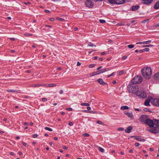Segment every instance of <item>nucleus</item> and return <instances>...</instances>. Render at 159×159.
<instances>
[{
  "mask_svg": "<svg viewBox=\"0 0 159 159\" xmlns=\"http://www.w3.org/2000/svg\"><path fill=\"white\" fill-rule=\"evenodd\" d=\"M129 107L127 106H123L121 107L120 109L122 110H127L129 109Z\"/></svg>",
  "mask_w": 159,
  "mask_h": 159,
  "instance_id": "5701e85b",
  "label": "nucleus"
},
{
  "mask_svg": "<svg viewBox=\"0 0 159 159\" xmlns=\"http://www.w3.org/2000/svg\"><path fill=\"white\" fill-rule=\"evenodd\" d=\"M25 35V36H32V34H30L29 33H26L24 34Z\"/></svg>",
  "mask_w": 159,
  "mask_h": 159,
  "instance_id": "e433bc0d",
  "label": "nucleus"
},
{
  "mask_svg": "<svg viewBox=\"0 0 159 159\" xmlns=\"http://www.w3.org/2000/svg\"><path fill=\"white\" fill-rule=\"evenodd\" d=\"M148 131L152 133H153L156 134L157 132V129L155 128H153L151 129H150Z\"/></svg>",
  "mask_w": 159,
  "mask_h": 159,
  "instance_id": "2eb2a0df",
  "label": "nucleus"
},
{
  "mask_svg": "<svg viewBox=\"0 0 159 159\" xmlns=\"http://www.w3.org/2000/svg\"><path fill=\"white\" fill-rule=\"evenodd\" d=\"M124 72V71L123 70H122L120 71L119 73V75H120L122 74Z\"/></svg>",
  "mask_w": 159,
  "mask_h": 159,
  "instance_id": "79ce46f5",
  "label": "nucleus"
},
{
  "mask_svg": "<svg viewBox=\"0 0 159 159\" xmlns=\"http://www.w3.org/2000/svg\"><path fill=\"white\" fill-rule=\"evenodd\" d=\"M153 8L155 9H159V1L156 2Z\"/></svg>",
  "mask_w": 159,
  "mask_h": 159,
  "instance_id": "dca6fc26",
  "label": "nucleus"
},
{
  "mask_svg": "<svg viewBox=\"0 0 159 159\" xmlns=\"http://www.w3.org/2000/svg\"><path fill=\"white\" fill-rule=\"evenodd\" d=\"M118 129L120 131H122L124 130V129L123 128H120Z\"/></svg>",
  "mask_w": 159,
  "mask_h": 159,
  "instance_id": "de8ad7c7",
  "label": "nucleus"
},
{
  "mask_svg": "<svg viewBox=\"0 0 159 159\" xmlns=\"http://www.w3.org/2000/svg\"><path fill=\"white\" fill-rule=\"evenodd\" d=\"M56 84H44V86L47 87H51L56 86Z\"/></svg>",
  "mask_w": 159,
  "mask_h": 159,
  "instance_id": "f8f14e48",
  "label": "nucleus"
},
{
  "mask_svg": "<svg viewBox=\"0 0 159 159\" xmlns=\"http://www.w3.org/2000/svg\"><path fill=\"white\" fill-rule=\"evenodd\" d=\"M94 66H95V65L94 64H92L90 65L89 66V67L90 68H93V67H94Z\"/></svg>",
  "mask_w": 159,
  "mask_h": 159,
  "instance_id": "a19ab883",
  "label": "nucleus"
},
{
  "mask_svg": "<svg viewBox=\"0 0 159 159\" xmlns=\"http://www.w3.org/2000/svg\"><path fill=\"white\" fill-rule=\"evenodd\" d=\"M154 119L152 120L149 119H148L146 120V124L151 127H153L154 125Z\"/></svg>",
  "mask_w": 159,
  "mask_h": 159,
  "instance_id": "39448f33",
  "label": "nucleus"
},
{
  "mask_svg": "<svg viewBox=\"0 0 159 159\" xmlns=\"http://www.w3.org/2000/svg\"><path fill=\"white\" fill-rule=\"evenodd\" d=\"M138 86L134 85V84H129L127 86V89L129 93H134L135 94L138 91Z\"/></svg>",
  "mask_w": 159,
  "mask_h": 159,
  "instance_id": "f03ea898",
  "label": "nucleus"
},
{
  "mask_svg": "<svg viewBox=\"0 0 159 159\" xmlns=\"http://www.w3.org/2000/svg\"><path fill=\"white\" fill-rule=\"evenodd\" d=\"M147 116L146 115H143L139 117V120L142 122H146V120L148 118H147Z\"/></svg>",
  "mask_w": 159,
  "mask_h": 159,
  "instance_id": "0eeeda50",
  "label": "nucleus"
},
{
  "mask_svg": "<svg viewBox=\"0 0 159 159\" xmlns=\"http://www.w3.org/2000/svg\"><path fill=\"white\" fill-rule=\"evenodd\" d=\"M85 111L87 113H93V114H97L98 113L96 111H88V110H85Z\"/></svg>",
  "mask_w": 159,
  "mask_h": 159,
  "instance_id": "4be33fe9",
  "label": "nucleus"
},
{
  "mask_svg": "<svg viewBox=\"0 0 159 159\" xmlns=\"http://www.w3.org/2000/svg\"><path fill=\"white\" fill-rule=\"evenodd\" d=\"M88 46L89 47H93V46H94L95 47L96 46V45H94L93 44L91 43H89Z\"/></svg>",
  "mask_w": 159,
  "mask_h": 159,
  "instance_id": "c9c22d12",
  "label": "nucleus"
},
{
  "mask_svg": "<svg viewBox=\"0 0 159 159\" xmlns=\"http://www.w3.org/2000/svg\"><path fill=\"white\" fill-rule=\"evenodd\" d=\"M80 65L81 63L79 61H78L77 63V66H80Z\"/></svg>",
  "mask_w": 159,
  "mask_h": 159,
  "instance_id": "bf43d9fd",
  "label": "nucleus"
},
{
  "mask_svg": "<svg viewBox=\"0 0 159 159\" xmlns=\"http://www.w3.org/2000/svg\"><path fill=\"white\" fill-rule=\"evenodd\" d=\"M108 70L107 68H104L101 70V71H102V72H101V73H103L107 71Z\"/></svg>",
  "mask_w": 159,
  "mask_h": 159,
  "instance_id": "72a5a7b5",
  "label": "nucleus"
},
{
  "mask_svg": "<svg viewBox=\"0 0 159 159\" xmlns=\"http://www.w3.org/2000/svg\"><path fill=\"white\" fill-rule=\"evenodd\" d=\"M151 103L154 105L159 106V98L153 99L151 100Z\"/></svg>",
  "mask_w": 159,
  "mask_h": 159,
  "instance_id": "423d86ee",
  "label": "nucleus"
},
{
  "mask_svg": "<svg viewBox=\"0 0 159 159\" xmlns=\"http://www.w3.org/2000/svg\"><path fill=\"white\" fill-rule=\"evenodd\" d=\"M46 130H48L50 131H52V129L51 128H50L48 127H45L44 128Z\"/></svg>",
  "mask_w": 159,
  "mask_h": 159,
  "instance_id": "c756f323",
  "label": "nucleus"
},
{
  "mask_svg": "<svg viewBox=\"0 0 159 159\" xmlns=\"http://www.w3.org/2000/svg\"><path fill=\"white\" fill-rule=\"evenodd\" d=\"M127 58V57L126 56H124L122 57V59L125 60Z\"/></svg>",
  "mask_w": 159,
  "mask_h": 159,
  "instance_id": "a18cd8bd",
  "label": "nucleus"
},
{
  "mask_svg": "<svg viewBox=\"0 0 159 159\" xmlns=\"http://www.w3.org/2000/svg\"><path fill=\"white\" fill-rule=\"evenodd\" d=\"M45 27H46V28H45V29H46L47 30V31H50V29H49V28H47L49 27V28H52V26H51V25H45Z\"/></svg>",
  "mask_w": 159,
  "mask_h": 159,
  "instance_id": "393cba45",
  "label": "nucleus"
},
{
  "mask_svg": "<svg viewBox=\"0 0 159 159\" xmlns=\"http://www.w3.org/2000/svg\"><path fill=\"white\" fill-rule=\"evenodd\" d=\"M117 25L118 26H120V25H123V24L119 23H118L117 24Z\"/></svg>",
  "mask_w": 159,
  "mask_h": 159,
  "instance_id": "0e129e2a",
  "label": "nucleus"
},
{
  "mask_svg": "<svg viewBox=\"0 0 159 159\" xmlns=\"http://www.w3.org/2000/svg\"><path fill=\"white\" fill-rule=\"evenodd\" d=\"M105 54V52H102L101 53V55H104Z\"/></svg>",
  "mask_w": 159,
  "mask_h": 159,
  "instance_id": "774afa93",
  "label": "nucleus"
},
{
  "mask_svg": "<svg viewBox=\"0 0 159 159\" xmlns=\"http://www.w3.org/2000/svg\"><path fill=\"white\" fill-rule=\"evenodd\" d=\"M81 105L83 106H89V104L88 103H81Z\"/></svg>",
  "mask_w": 159,
  "mask_h": 159,
  "instance_id": "cd10ccee",
  "label": "nucleus"
},
{
  "mask_svg": "<svg viewBox=\"0 0 159 159\" xmlns=\"http://www.w3.org/2000/svg\"><path fill=\"white\" fill-rule=\"evenodd\" d=\"M63 92V90H60V91H59V93L61 94H62Z\"/></svg>",
  "mask_w": 159,
  "mask_h": 159,
  "instance_id": "680f3d73",
  "label": "nucleus"
},
{
  "mask_svg": "<svg viewBox=\"0 0 159 159\" xmlns=\"http://www.w3.org/2000/svg\"><path fill=\"white\" fill-rule=\"evenodd\" d=\"M98 82L102 85H106L107 84L106 83L104 82L102 79H99L98 80Z\"/></svg>",
  "mask_w": 159,
  "mask_h": 159,
  "instance_id": "ddd939ff",
  "label": "nucleus"
},
{
  "mask_svg": "<svg viewBox=\"0 0 159 159\" xmlns=\"http://www.w3.org/2000/svg\"><path fill=\"white\" fill-rule=\"evenodd\" d=\"M85 4L86 6L89 7H91L93 5V2L90 0L87 1Z\"/></svg>",
  "mask_w": 159,
  "mask_h": 159,
  "instance_id": "6e6552de",
  "label": "nucleus"
},
{
  "mask_svg": "<svg viewBox=\"0 0 159 159\" xmlns=\"http://www.w3.org/2000/svg\"><path fill=\"white\" fill-rule=\"evenodd\" d=\"M132 129L133 128L132 126H129L126 128L125 130V131L126 133H129L131 131Z\"/></svg>",
  "mask_w": 159,
  "mask_h": 159,
  "instance_id": "9b49d317",
  "label": "nucleus"
},
{
  "mask_svg": "<svg viewBox=\"0 0 159 159\" xmlns=\"http://www.w3.org/2000/svg\"><path fill=\"white\" fill-rule=\"evenodd\" d=\"M143 3L146 4H149L152 3L153 0H142Z\"/></svg>",
  "mask_w": 159,
  "mask_h": 159,
  "instance_id": "4468645a",
  "label": "nucleus"
},
{
  "mask_svg": "<svg viewBox=\"0 0 159 159\" xmlns=\"http://www.w3.org/2000/svg\"><path fill=\"white\" fill-rule=\"evenodd\" d=\"M125 114L130 118H132L133 117V115L132 113L127 112H125Z\"/></svg>",
  "mask_w": 159,
  "mask_h": 159,
  "instance_id": "6ab92c4d",
  "label": "nucleus"
},
{
  "mask_svg": "<svg viewBox=\"0 0 159 159\" xmlns=\"http://www.w3.org/2000/svg\"><path fill=\"white\" fill-rule=\"evenodd\" d=\"M154 125H155L159 126V120L154 119Z\"/></svg>",
  "mask_w": 159,
  "mask_h": 159,
  "instance_id": "412c9836",
  "label": "nucleus"
},
{
  "mask_svg": "<svg viewBox=\"0 0 159 159\" xmlns=\"http://www.w3.org/2000/svg\"><path fill=\"white\" fill-rule=\"evenodd\" d=\"M143 81V79L142 76H137L134 77L131 80V82L133 84H136L140 83Z\"/></svg>",
  "mask_w": 159,
  "mask_h": 159,
  "instance_id": "7ed1b4c3",
  "label": "nucleus"
},
{
  "mask_svg": "<svg viewBox=\"0 0 159 159\" xmlns=\"http://www.w3.org/2000/svg\"><path fill=\"white\" fill-rule=\"evenodd\" d=\"M7 91L8 92H14V93H16L17 92V90H12V89H9L7 90Z\"/></svg>",
  "mask_w": 159,
  "mask_h": 159,
  "instance_id": "a878e982",
  "label": "nucleus"
},
{
  "mask_svg": "<svg viewBox=\"0 0 159 159\" xmlns=\"http://www.w3.org/2000/svg\"><path fill=\"white\" fill-rule=\"evenodd\" d=\"M38 136V134H35L33 135V137L34 138H36Z\"/></svg>",
  "mask_w": 159,
  "mask_h": 159,
  "instance_id": "37998d69",
  "label": "nucleus"
},
{
  "mask_svg": "<svg viewBox=\"0 0 159 159\" xmlns=\"http://www.w3.org/2000/svg\"><path fill=\"white\" fill-rule=\"evenodd\" d=\"M139 8V7L138 5L132 6L131 7V10L133 11H135L138 10Z\"/></svg>",
  "mask_w": 159,
  "mask_h": 159,
  "instance_id": "f3484780",
  "label": "nucleus"
},
{
  "mask_svg": "<svg viewBox=\"0 0 159 159\" xmlns=\"http://www.w3.org/2000/svg\"><path fill=\"white\" fill-rule=\"evenodd\" d=\"M44 84H33L32 85V87H40V86H44Z\"/></svg>",
  "mask_w": 159,
  "mask_h": 159,
  "instance_id": "aec40b11",
  "label": "nucleus"
},
{
  "mask_svg": "<svg viewBox=\"0 0 159 159\" xmlns=\"http://www.w3.org/2000/svg\"><path fill=\"white\" fill-rule=\"evenodd\" d=\"M117 4H121L125 3L126 2H129V0H117Z\"/></svg>",
  "mask_w": 159,
  "mask_h": 159,
  "instance_id": "9d476101",
  "label": "nucleus"
},
{
  "mask_svg": "<svg viewBox=\"0 0 159 159\" xmlns=\"http://www.w3.org/2000/svg\"><path fill=\"white\" fill-rule=\"evenodd\" d=\"M50 20L51 21H53L55 19L53 18H50Z\"/></svg>",
  "mask_w": 159,
  "mask_h": 159,
  "instance_id": "e2e57ef3",
  "label": "nucleus"
},
{
  "mask_svg": "<svg viewBox=\"0 0 159 159\" xmlns=\"http://www.w3.org/2000/svg\"><path fill=\"white\" fill-rule=\"evenodd\" d=\"M82 135L85 137H89V134L87 133H85L83 134Z\"/></svg>",
  "mask_w": 159,
  "mask_h": 159,
  "instance_id": "2f4dec72",
  "label": "nucleus"
},
{
  "mask_svg": "<svg viewBox=\"0 0 159 159\" xmlns=\"http://www.w3.org/2000/svg\"><path fill=\"white\" fill-rule=\"evenodd\" d=\"M141 72L144 77L146 79H149L151 77L152 70L150 67H144L142 69Z\"/></svg>",
  "mask_w": 159,
  "mask_h": 159,
  "instance_id": "f257e3e1",
  "label": "nucleus"
},
{
  "mask_svg": "<svg viewBox=\"0 0 159 159\" xmlns=\"http://www.w3.org/2000/svg\"><path fill=\"white\" fill-rule=\"evenodd\" d=\"M152 99V98H147L144 102V105L146 106H150L149 103L151 101Z\"/></svg>",
  "mask_w": 159,
  "mask_h": 159,
  "instance_id": "1a4fd4ad",
  "label": "nucleus"
},
{
  "mask_svg": "<svg viewBox=\"0 0 159 159\" xmlns=\"http://www.w3.org/2000/svg\"><path fill=\"white\" fill-rule=\"evenodd\" d=\"M91 109V107H87V109L88 110H90Z\"/></svg>",
  "mask_w": 159,
  "mask_h": 159,
  "instance_id": "338daca9",
  "label": "nucleus"
},
{
  "mask_svg": "<svg viewBox=\"0 0 159 159\" xmlns=\"http://www.w3.org/2000/svg\"><path fill=\"white\" fill-rule=\"evenodd\" d=\"M114 72L113 73H112L111 74H110V75H108V76H107V77H111V76H112L113 75V74H114Z\"/></svg>",
  "mask_w": 159,
  "mask_h": 159,
  "instance_id": "4d7b16f0",
  "label": "nucleus"
},
{
  "mask_svg": "<svg viewBox=\"0 0 159 159\" xmlns=\"http://www.w3.org/2000/svg\"><path fill=\"white\" fill-rule=\"evenodd\" d=\"M149 109L148 108H146L144 109L143 110L145 111H149Z\"/></svg>",
  "mask_w": 159,
  "mask_h": 159,
  "instance_id": "3c124183",
  "label": "nucleus"
},
{
  "mask_svg": "<svg viewBox=\"0 0 159 159\" xmlns=\"http://www.w3.org/2000/svg\"><path fill=\"white\" fill-rule=\"evenodd\" d=\"M144 44V42H138L136 43V44Z\"/></svg>",
  "mask_w": 159,
  "mask_h": 159,
  "instance_id": "603ef678",
  "label": "nucleus"
},
{
  "mask_svg": "<svg viewBox=\"0 0 159 159\" xmlns=\"http://www.w3.org/2000/svg\"><path fill=\"white\" fill-rule=\"evenodd\" d=\"M95 73L96 74V75H98V74H99L101 73V72H100V71H99V70L97 71L96 72H95Z\"/></svg>",
  "mask_w": 159,
  "mask_h": 159,
  "instance_id": "49530a36",
  "label": "nucleus"
},
{
  "mask_svg": "<svg viewBox=\"0 0 159 159\" xmlns=\"http://www.w3.org/2000/svg\"><path fill=\"white\" fill-rule=\"evenodd\" d=\"M10 39L11 40H12V41H14L15 40V38H10Z\"/></svg>",
  "mask_w": 159,
  "mask_h": 159,
  "instance_id": "052dcab7",
  "label": "nucleus"
},
{
  "mask_svg": "<svg viewBox=\"0 0 159 159\" xmlns=\"http://www.w3.org/2000/svg\"><path fill=\"white\" fill-rule=\"evenodd\" d=\"M97 122L99 124L102 125H104V124L103 122L99 120H97Z\"/></svg>",
  "mask_w": 159,
  "mask_h": 159,
  "instance_id": "f704fd0d",
  "label": "nucleus"
},
{
  "mask_svg": "<svg viewBox=\"0 0 159 159\" xmlns=\"http://www.w3.org/2000/svg\"><path fill=\"white\" fill-rule=\"evenodd\" d=\"M99 21L101 23H104L106 22L105 20H100Z\"/></svg>",
  "mask_w": 159,
  "mask_h": 159,
  "instance_id": "4c0bfd02",
  "label": "nucleus"
},
{
  "mask_svg": "<svg viewBox=\"0 0 159 159\" xmlns=\"http://www.w3.org/2000/svg\"><path fill=\"white\" fill-rule=\"evenodd\" d=\"M109 2L111 4H115L117 3V0H108Z\"/></svg>",
  "mask_w": 159,
  "mask_h": 159,
  "instance_id": "a211bd4d",
  "label": "nucleus"
},
{
  "mask_svg": "<svg viewBox=\"0 0 159 159\" xmlns=\"http://www.w3.org/2000/svg\"><path fill=\"white\" fill-rule=\"evenodd\" d=\"M154 78L155 79L158 78L159 79V73H157L154 75Z\"/></svg>",
  "mask_w": 159,
  "mask_h": 159,
  "instance_id": "c85d7f7f",
  "label": "nucleus"
},
{
  "mask_svg": "<svg viewBox=\"0 0 159 159\" xmlns=\"http://www.w3.org/2000/svg\"><path fill=\"white\" fill-rule=\"evenodd\" d=\"M135 139L137 140L138 141H140V142H144L145 141V139H142L140 138L139 137H137Z\"/></svg>",
  "mask_w": 159,
  "mask_h": 159,
  "instance_id": "b1692460",
  "label": "nucleus"
},
{
  "mask_svg": "<svg viewBox=\"0 0 159 159\" xmlns=\"http://www.w3.org/2000/svg\"><path fill=\"white\" fill-rule=\"evenodd\" d=\"M149 19H147L146 20H143L142 21V23H145L147 21H148Z\"/></svg>",
  "mask_w": 159,
  "mask_h": 159,
  "instance_id": "c03bdc74",
  "label": "nucleus"
},
{
  "mask_svg": "<svg viewBox=\"0 0 159 159\" xmlns=\"http://www.w3.org/2000/svg\"><path fill=\"white\" fill-rule=\"evenodd\" d=\"M135 145L136 147H138L139 145V144L138 143H136L135 144Z\"/></svg>",
  "mask_w": 159,
  "mask_h": 159,
  "instance_id": "09e8293b",
  "label": "nucleus"
},
{
  "mask_svg": "<svg viewBox=\"0 0 159 159\" xmlns=\"http://www.w3.org/2000/svg\"><path fill=\"white\" fill-rule=\"evenodd\" d=\"M146 52H148L150 49L148 48H146L143 49Z\"/></svg>",
  "mask_w": 159,
  "mask_h": 159,
  "instance_id": "ea45409f",
  "label": "nucleus"
},
{
  "mask_svg": "<svg viewBox=\"0 0 159 159\" xmlns=\"http://www.w3.org/2000/svg\"><path fill=\"white\" fill-rule=\"evenodd\" d=\"M62 148L63 149H68V148L65 146H63L62 147Z\"/></svg>",
  "mask_w": 159,
  "mask_h": 159,
  "instance_id": "13d9d810",
  "label": "nucleus"
},
{
  "mask_svg": "<svg viewBox=\"0 0 159 159\" xmlns=\"http://www.w3.org/2000/svg\"><path fill=\"white\" fill-rule=\"evenodd\" d=\"M98 149L99 150L101 151V152L103 153L104 152V150L102 148L100 147H99L98 148Z\"/></svg>",
  "mask_w": 159,
  "mask_h": 159,
  "instance_id": "bb28decb",
  "label": "nucleus"
},
{
  "mask_svg": "<svg viewBox=\"0 0 159 159\" xmlns=\"http://www.w3.org/2000/svg\"><path fill=\"white\" fill-rule=\"evenodd\" d=\"M45 12L47 13H50V11L48 10H45Z\"/></svg>",
  "mask_w": 159,
  "mask_h": 159,
  "instance_id": "6e6d98bb",
  "label": "nucleus"
},
{
  "mask_svg": "<svg viewBox=\"0 0 159 159\" xmlns=\"http://www.w3.org/2000/svg\"><path fill=\"white\" fill-rule=\"evenodd\" d=\"M151 42V40H148L146 41H144V44H149Z\"/></svg>",
  "mask_w": 159,
  "mask_h": 159,
  "instance_id": "7c9ffc66",
  "label": "nucleus"
},
{
  "mask_svg": "<svg viewBox=\"0 0 159 159\" xmlns=\"http://www.w3.org/2000/svg\"><path fill=\"white\" fill-rule=\"evenodd\" d=\"M136 95L140 98H145L147 97L146 93L143 90H139L137 91Z\"/></svg>",
  "mask_w": 159,
  "mask_h": 159,
  "instance_id": "20e7f679",
  "label": "nucleus"
},
{
  "mask_svg": "<svg viewBox=\"0 0 159 159\" xmlns=\"http://www.w3.org/2000/svg\"><path fill=\"white\" fill-rule=\"evenodd\" d=\"M69 125L70 126H72L73 125V123L71 122H70L69 123Z\"/></svg>",
  "mask_w": 159,
  "mask_h": 159,
  "instance_id": "5fc2aeb1",
  "label": "nucleus"
},
{
  "mask_svg": "<svg viewBox=\"0 0 159 159\" xmlns=\"http://www.w3.org/2000/svg\"><path fill=\"white\" fill-rule=\"evenodd\" d=\"M102 68V66H100L97 68V70H99L100 69H101Z\"/></svg>",
  "mask_w": 159,
  "mask_h": 159,
  "instance_id": "69168bd1",
  "label": "nucleus"
},
{
  "mask_svg": "<svg viewBox=\"0 0 159 159\" xmlns=\"http://www.w3.org/2000/svg\"><path fill=\"white\" fill-rule=\"evenodd\" d=\"M96 75V73H95V72H93V73H91L90 74V75L91 76H94V75Z\"/></svg>",
  "mask_w": 159,
  "mask_h": 159,
  "instance_id": "58836bf2",
  "label": "nucleus"
},
{
  "mask_svg": "<svg viewBox=\"0 0 159 159\" xmlns=\"http://www.w3.org/2000/svg\"><path fill=\"white\" fill-rule=\"evenodd\" d=\"M66 110H69V111H71L72 110V108H66Z\"/></svg>",
  "mask_w": 159,
  "mask_h": 159,
  "instance_id": "864d4df0",
  "label": "nucleus"
},
{
  "mask_svg": "<svg viewBox=\"0 0 159 159\" xmlns=\"http://www.w3.org/2000/svg\"><path fill=\"white\" fill-rule=\"evenodd\" d=\"M42 101L44 102H46L47 101V99L45 98H42Z\"/></svg>",
  "mask_w": 159,
  "mask_h": 159,
  "instance_id": "8fccbe9b",
  "label": "nucleus"
},
{
  "mask_svg": "<svg viewBox=\"0 0 159 159\" xmlns=\"http://www.w3.org/2000/svg\"><path fill=\"white\" fill-rule=\"evenodd\" d=\"M134 47V45L133 44H130L128 46V47L130 49L133 48Z\"/></svg>",
  "mask_w": 159,
  "mask_h": 159,
  "instance_id": "473e14b6",
  "label": "nucleus"
}]
</instances>
